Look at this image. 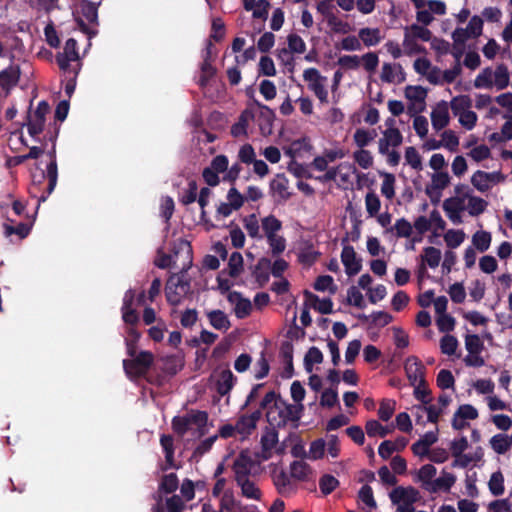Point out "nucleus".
I'll list each match as a JSON object with an SVG mask.
<instances>
[{
	"instance_id": "44",
	"label": "nucleus",
	"mask_w": 512,
	"mask_h": 512,
	"mask_svg": "<svg viewBox=\"0 0 512 512\" xmlns=\"http://www.w3.org/2000/svg\"><path fill=\"white\" fill-rule=\"evenodd\" d=\"M31 230V225L28 223L20 222L16 226L10 225L8 223L4 224V233L6 236H11L12 234H16L20 240L26 238Z\"/></svg>"
},
{
	"instance_id": "1",
	"label": "nucleus",
	"mask_w": 512,
	"mask_h": 512,
	"mask_svg": "<svg viewBox=\"0 0 512 512\" xmlns=\"http://www.w3.org/2000/svg\"><path fill=\"white\" fill-rule=\"evenodd\" d=\"M208 413L202 410L192 409L183 416H174L171 422L172 430L179 437H183L192 425L197 427L199 436L206 434V425L208 422Z\"/></svg>"
},
{
	"instance_id": "46",
	"label": "nucleus",
	"mask_w": 512,
	"mask_h": 512,
	"mask_svg": "<svg viewBox=\"0 0 512 512\" xmlns=\"http://www.w3.org/2000/svg\"><path fill=\"white\" fill-rule=\"evenodd\" d=\"M471 183L479 192L482 193L488 191L492 186L488 179L487 172L482 170H477L472 175Z\"/></svg>"
},
{
	"instance_id": "22",
	"label": "nucleus",
	"mask_w": 512,
	"mask_h": 512,
	"mask_svg": "<svg viewBox=\"0 0 512 512\" xmlns=\"http://www.w3.org/2000/svg\"><path fill=\"white\" fill-rule=\"evenodd\" d=\"M20 77L19 67L9 66L0 72V87L9 94L12 87L16 86Z\"/></svg>"
},
{
	"instance_id": "10",
	"label": "nucleus",
	"mask_w": 512,
	"mask_h": 512,
	"mask_svg": "<svg viewBox=\"0 0 512 512\" xmlns=\"http://www.w3.org/2000/svg\"><path fill=\"white\" fill-rule=\"evenodd\" d=\"M136 293L133 289H128L123 297V304L121 307L122 319L126 325H137L139 323V314L133 308L136 301Z\"/></svg>"
},
{
	"instance_id": "19",
	"label": "nucleus",
	"mask_w": 512,
	"mask_h": 512,
	"mask_svg": "<svg viewBox=\"0 0 512 512\" xmlns=\"http://www.w3.org/2000/svg\"><path fill=\"white\" fill-rule=\"evenodd\" d=\"M272 480L277 492L283 496H288L296 491V487L293 486L290 477L283 469L279 472L273 471Z\"/></svg>"
},
{
	"instance_id": "53",
	"label": "nucleus",
	"mask_w": 512,
	"mask_h": 512,
	"mask_svg": "<svg viewBox=\"0 0 512 512\" xmlns=\"http://www.w3.org/2000/svg\"><path fill=\"white\" fill-rule=\"evenodd\" d=\"M365 429L369 437H375L377 435L380 437H385L391 432V429H389L388 427H384L377 420L367 421Z\"/></svg>"
},
{
	"instance_id": "57",
	"label": "nucleus",
	"mask_w": 512,
	"mask_h": 512,
	"mask_svg": "<svg viewBox=\"0 0 512 512\" xmlns=\"http://www.w3.org/2000/svg\"><path fill=\"white\" fill-rule=\"evenodd\" d=\"M458 347V340L455 336L446 334L440 340V349L443 354L454 355Z\"/></svg>"
},
{
	"instance_id": "25",
	"label": "nucleus",
	"mask_w": 512,
	"mask_h": 512,
	"mask_svg": "<svg viewBox=\"0 0 512 512\" xmlns=\"http://www.w3.org/2000/svg\"><path fill=\"white\" fill-rule=\"evenodd\" d=\"M270 268L271 261L266 257L260 258L255 265L252 275L260 287H263L268 283L270 279Z\"/></svg>"
},
{
	"instance_id": "64",
	"label": "nucleus",
	"mask_w": 512,
	"mask_h": 512,
	"mask_svg": "<svg viewBox=\"0 0 512 512\" xmlns=\"http://www.w3.org/2000/svg\"><path fill=\"white\" fill-rule=\"evenodd\" d=\"M437 386L441 389H449L454 387L455 379L450 370L442 369L437 375Z\"/></svg>"
},
{
	"instance_id": "50",
	"label": "nucleus",
	"mask_w": 512,
	"mask_h": 512,
	"mask_svg": "<svg viewBox=\"0 0 512 512\" xmlns=\"http://www.w3.org/2000/svg\"><path fill=\"white\" fill-rule=\"evenodd\" d=\"M376 137L375 130L371 132L362 128L355 131L353 139L355 144L360 148L366 147Z\"/></svg>"
},
{
	"instance_id": "9",
	"label": "nucleus",
	"mask_w": 512,
	"mask_h": 512,
	"mask_svg": "<svg viewBox=\"0 0 512 512\" xmlns=\"http://www.w3.org/2000/svg\"><path fill=\"white\" fill-rule=\"evenodd\" d=\"M393 504H414L420 499V492L413 486L394 488L389 494Z\"/></svg>"
},
{
	"instance_id": "6",
	"label": "nucleus",
	"mask_w": 512,
	"mask_h": 512,
	"mask_svg": "<svg viewBox=\"0 0 512 512\" xmlns=\"http://www.w3.org/2000/svg\"><path fill=\"white\" fill-rule=\"evenodd\" d=\"M50 106L46 101H40L38 106L34 112V117L32 118L30 114L27 115L28 123V133L31 137H35L42 133L45 125V116L49 112Z\"/></svg>"
},
{
	"instance_id": "47",
	"label": "nucleus",
	"mask_w": 512,
	"mask_h": 512,
	"mask_svg": "<svg viewBox=\"0 0 512 512\" xmlns=\"http://www.w3.org/2000/svg\"><path fill=\"white\" fill-rule=\"evenodd\" d=\"M316 291L324 292L328 290L331 294H334L337 290V286L334 284L333 277L330 275L318 276L313 285Z\"/></svg>"
},
{
	"instance_id": "39",
	"label": "nucleus",
	"mask_w": 512,
	"mask_h": 512,
	"mask_svg": "<svg viewBox=\"0 0 512 512\" xmlns=\"http://www.w3.org/2000/svg\"><path fill=\"white\" fill-rule=\"evenodd\" d=\"M422 261L430 268H436L441 261V251L433 246H428L423 249Z\"/></svg>"
},
{
	"instance_id": "12",
	"label": "nucleus",
	"mask_w": 512,
	"mask_h": 512,
	"mask_svg": "<svg viewBox=\"0 0 512 512\" xmlns=\"http://www.w3.org/2000/svg\"><path fill=\"white\" fill-rule=\"evenodd\" d=\"M405 96L410 101H414L413 106H409V112L412 114L423 112L425 109V99L427 97V89L418 85H409L405 88Z\"/></svg>"
},
{
	"instance_id": "8",
	"label": "nucleus",
	"mask_w": 512,
	"mask_h": 512,
	"mask_svg": "<svg viewBox=\"0 0 512 512\" xmlns=\"http://www.w3.org/2000/svg\"><path fill=\"white\" fill-rule=\"evenodd\" d=\"M253 105L259 109L257 122L261 134L264 136L271 135L273 132V123L276 118L274 110L256 99L253 100Z\"/></svg>"
},
{
	"instance_id": "13",
	"label": "nucleus",
	"mask_w": 512,
	"mask_h": 512,
	"mask_svg": "<svg viewBox=\"0 0 512 512\" xmlns=\"http://www.w3.org/2000/svg\"><path fill=\"white\" fill-rule=\"evenodd\" d=\"M341 261L348 276L358 274L362 269V260L357 258L353 246L345 245L341 252Z\"/></svg>"
},
{
	"instance_id": "28",
	"label": "nucleus",
	"mask_w": 512,
	"mask_h": 512,
	"mask_svg": "<svg viewBox=\"0 0 512 512\" xmlns=\"http://www.w3.org/2000/svg\"><path fill=\"white\" fill-rule=\"evenodd\" d=\"M125 333V345L127 354L130 357H134L137 352V345L141 337V333L137 330L136 325H127Z\"/></svg>"
},
{
	"instance_id": "20",
	"label": "nucleus",
	"mask_w": 512,
	"mask_h": 512,
	"mask_svg": "<svg viewBox=\"0 0 512 512\" xmlns=\"http://www.w3.org/2000/svg\"><path fill=\"white\" fill-rule=\"evenodd\" d=\"M282 400L283 399L280 394H277L275 391H269L260 402V408L267 410L266 417L270 425H274V422L276 421V417L273 416V412L278 409V402H282Z\"/></svg>"
},
{
	"instance_id": "54",
	"label": "nucleus",
	"mask_w": 512,
	"mask_h": 512,
	"mask_svg": "<svg viewBox=\"0 0 512 512\" xmlns=\"http://www.w3.org/2000/svg\"><path fill=\"white\" fill-rule=\"evenodd\" d=\"M464 239L465 233L462 230L450 229L444 235L446 245L451 249L459 247L463 243Z\"/></svg>"
},
{
	"instance_id": "29",
	"label": "nucleus",
	"mask_w": 512,
	"mask_h": 512,
	"mask_svg": "<svg viewBox=\"0 0 512 512\" xmlns=\"http://www.w3.org/2000/svg\"><path fill=\"white\" fill-rule=\"evenodd\" d=\"M291 477L298 481H307L313 473L309 464L304 461H293L290 465Z\"/></svg>"
},
{
	"instance_id": "30",
	"label": "nucleus",
	"mask_w": 512,
	"mask_h": 512,
	"mask_svg": "<svg viewBox=\"0 0 512 512\" xmlns=\"http://www.w3.org/2000/svg\"><path fill=\"white\" fill-rule=\"evenodd\" d=\"M160 444L165 454V462L168 467L175 468L174 463V439L171 435L163 434L160 437Z\"/></svg>"
},
{
	"instance_id": "32",
	"label": "nucleus",
	"mask_w": 512,
	"mask_h": 512,
	"mask_svg": "<svg viewBox=\"0 0 512 512\" xmlns=\"http://www.w3.org/2000/svg\"><path fill=\"white\" fill-rule=\"evenodd\" d=\"M323 362V354L318 347L312 346L308 349L304 356V368L307 373L313 371L314 364H320Z\"/></svg>"
},
{
	"instance_id": "35",
	"label": "nucleus",
	"mask_w": 512,
	"mask_h": 512,
	"mask_svg": "<svg viewBox=\"0 0 512 512\" xmlns=\"http://www.w3.org/2000/svg\"><path fill=\"white\" fill-rule=\"evenodd\" d=\"M236 483L238 486H240L241 493L244 497L254 500L261 499V490L255 485L254 482L250 481L249 479H245Z\"/></svg>"
},
{
	"instance_id": "17",
	"label": "nucleus",
	"mask_w": 512,
	"mask_h": 512,
	"mask_svg": "<svg viewBox=\"0 0 512 512\" xmlns=\"http://www.w3.org/2000/svg\"><path fill=\"white\" fill-rule=\"evenodd\" d=\"M448 104L441 101L431 112L432 126L436 131L444 129L449 124Z\"/></svg>"
},
{
	"instance_id": "38",
	"label": "nucleus",
	"mask_w": 512,
	"mask_h": 512,
	"mask_svg": "<svg viewBox=\"0 0 512 512\" xmlns=\"http://www.w3.org/2000/svg\"><path fill=\"white\" fill-rule=\"evenodd\" d=\"M456 477L454 474L442 471V476L434 479L432 486L435 488V493L439 490H443L445 492L449 491L451 487L455 484Z\"/></svg>"
},
{
	"instance_id": "33",
	"label": "nucleus",
	"mask_w": 512,
	"mask_h": 512,
	"mask_svg": "<svg viewBox=\"0 0 512 512\" xmlns=\"http://www.w3.org/2000/svg\"><path fill=\"white\" fill-rule=\"evenodd\" d=\"M512 444L511 438L506 434H496L490 439L492 449L498 454H505Z\"/></svg>"
},
{
	"instance_id": "34",
	"label": "nucleus",
	"mask_w": 512,
	"mask_h": 512,
	"mask_svg": "<svg viewBox=\"0 0 512 512\" xmlns=\"http://www.w3.org/2000/svg\"><path fill=\"white\" fill-rule=\"evenodd\" d=\"M494 82L498 90H503L509 85L510 75L505 64H499L494 71Z\"/></svg>"
},
{
	"instance_id": "41",
	"label": "nucleus",
	"mask_w": 512,
	"mask_h": 512,
	"mask_svg": "<svg viewBox=\"0 0 512 512\" xmlns=\"http://www.w3.org/2000/svg\"><path fill=\"white\" fill-rule=\"evenodd\" d=\"M472 106V100L468 95H459L452 98L450 107L455 116L470 109Z\"/></svg>"
},
{
	"instance_id": "36",
	"label": "nucleus",
	"mask_w": 512,
	"mask_h": 512,
	"mask_svg": "<svg viewBox=\"0 0 512 512\" xmlns=\"http://www.w3.org/2000/svg\"><path fill=\"white\" fill-rule=\"evenodd\" d=\"M359 37L367 47L377 45L380 40V30L378 28H362L359 31Z\"/></svg>"
},
{
	"instance_id": "63",
	"label": "nucleus",
	"mask_w": 512,
	"mask_h": 512,
	"mask_svg": "<svg viewBox=\"0 0 512 512\" xmlns=\"http://www.w3.org/2000/svg\"><path fill=\"white\" fill-rule=\"evenodd\" d=\"M227 202L230 204L232 208L236 211L239 210L245 202V197L241 194L236 187H231L227 193Z\"/></svg>"
},
{
	"instance_id": "4",
	"label": "nucleus",
	"mask_w": 512,
	"mask_h": 512,
	"mask_svg": "<svg viewBox=\"0 0 512 512\" xmlns=\"http://www.w3.org/2000/svg\"><path fill=\"white\" fill-rule=\"evenodd\" d=\"M278 405L279 407L276 410L278 413V419L276 418L273 426L278 428L285 427L286 424L291 421L295 422L294 428H297L302 411L304 409L303 405L299 404V406H295L287 403L285 400L278 402Z\"/></svg>"
},
{
	"instance_id": "62",
	"label": "nucleus",
	"mask_w": 512,
	"mask_h": 512,
	"mask_svg": "<svg viewBox=\"0 0 512 512\" xmlns=\"http://www.w3.org/2000/svg\"><path fill=\"white\" fill-rule=\"evenodd\" d=\"M358 498L361 502H363L370 509H375L377 507L376 501L374 499L373 490L369 485H363L359 492Z\"/></svg>"
},
{
	"instance_id": "55",
	"label": "nucleus",
	"mask_w": 512,
	"mask_h": 512,
	"mask_svg": "<svg viewBox=\"0 0 512 512\" xmlns=\"http://www.w3.org/2000/svg\"><path fill=\"white\" fill-rule=\"evenodd\" d=\"M465 347L469 354H481L484 344L477 334H467L465 336Z\"/></svg>"
},
{
	"instance_id": "3",
	"label": "nucleus",
	"mask_w": 512,
	"mask_h": 512,
	"mask_svg": "<svg viewBox=\"0 0 512 512\" xmlns=\"http://www.w3.org/2000/svg\"><path fill=\"white\" fill-rule=\"evenodd\" d=\"M80 13L84 18L77 19L81 31L87 34L89 38L96 36L98 31L91 29L88 24L98 25V5L92 1L83 0L80 4Z\"/></svg>"
},
{
	"instance_id": "23",
	"label": "nucleus",
	"mask_w": 512,
	"mask_h": 512,
	"mask_svg": "<svg viewBox=\"0 0 512 512\" xmlns=\"http://www.w3.org/2000/svg\"><path fill=\"white\" fill-rule=\"evenodd\" d=\"M436 473L437 470L432 464L423 465L417 472V481L421 483V487L424 490L430 493H435V488L432 486V483Z\"/></svg>"
},
{
	"instance_id": "59",
	"label": "nucleus",
	"mask_w": 512,
	"mask_h": 512,
	"mask_svg": "<svg viewBox=\"0 0 512 512\" xmlns=\"http://www.w3.org/2000/svg\"><path fill=\"white\" fill-rule=\"evenodd\" d=\"M278 443V432L275 429L267 431L261 437V445L263 453L271 452V450Z\"/></svg>"
},
{
	"instance_id": "49",
	"label": "nucleus",
	"mask_w": 512,
	"mask_h": 512,
	"mask_svg": "<svg viewBox=\"0 0 512 512\" xmlns=\"http://www.w3.org/2000/svg\"><path fill=\"white\" fill-rule=\"evenodd\" d=\"M491 239L489 232L477 231L472 237V243L480 252H485L490 247Z\"/></svg>"
},
{
	"instance_id": "45",
	"label": "nucleus",
	"mask_w": 512,
	"mask_h": 512,
	"mask_svg": "<svg viewBox=\"0 0 512 512\" xmlns=\"http://www.w3.org/2000/svg\"><path fill=\"white\" fill-rule=\"evenodd\" d=\"M339 484V480L331 474H324L319 479V488L324 496L331 494Z\"/></svg>"
},
{
	"instance_id": "58",
	"label": "nucleus",
	"mask_w": 512,
	"mask_h": 512,
	"mask_svg": "<svg viewBox=\"0 0 512 512\" xmlns=\"http://www.w3.org/2000/svg\"><path fill=\"white\" fill-rule=\"evenodd\" d=\"M414 409L422 414H427V421L431 423H437L440 415L442 414V409L437 408L435 405H417L414 406Z\"/></svg>"
},
{
	"instance_id": "21",
	"label": "nucleus",
	"mask_w": 512,
	"mask_h": 512,
	"mask_svg": "<svg viewBox=\"0 0 512 512\" xmlns=\"http://www.w3.org/2000/svg\"><path fill=\"white\" fill-rule=\"evenodd\" d=\"M293 351H294V347L290 341H284L281 344L280 356L285 364L284 370H283L281 376L284 379H289L294 375Z\"/></svg>"
},
{
	"instance_id": "48",
	"label": "nucleus",
	"mask_w": 512,
	"mask_h": 512,
	"mask_svg": "<svg viewBox=\"0 0 512 512\" xmlns=\"http://www.w3.org/2000/svg\"><path fill=\"white\" fill-rule=\"evenodd\" d=\"M229 276L238 277L243 271V257L239 252H233L228 261Z\"/></svg>"
},
{
	"instance_id": "24",
	"label": "nucleus",
	"mask_w": 512,
	"mask_h": 512,
	"mask_svg": "<svg viewBox=\"0 0 512 512\" xmlns=\"http://www.w3.org/2000/svg\"><path fill=\"white\" fill-rule=\"evenodd\" d=\"M237 378L230 369L221 371L216 381V391L220 396H226L233 389Z\"/></svg>"
},
{
	"instance_id": "60",
	"label": "nucleus",
	"mask_w": 512,
	"mask_h": 512,
	"mask_svg": "<svg viewBox=\"0 0 512 512\" xmlns=\"http://www.w3.org/2000/svg\"><path fill=\"white\" fill-rule=\"evenodd\" d=\"M244 227L251 238H261L256 214H250L243 219Z\"/></svg>"
},
{
	"instance_id": "31",
	"label": "nucleus",
	"mask_w": 512,
	"mask_h": 512,
	"mask_svg": "<svg viewBox=\"0 0 512 512\" xmlns=\"http://www.w3.org/2000/svg\"><path fill=\"white\" fill-rule=\"evenodd\" d=\"M468 199V212L471 216H478L486 210L488 202L483 198L473 196L466 192L464 194V200Z\"/></svg>"
},
{
	"instance_id": "7",
	"label": "nucleus",
	"mask_w": 512,
	"mask_h": 512,
	"mask_svg": "<svg viewBox=\"0 0 512 512\" xmlns=\"http://www.w3.org/2000/svg\"><path fill=\"white\" fill-rule=\"evenodd\" d=\"M406 376L412 386L416 384H426V368L416 356H409L404 364Z\"/></svg>"
},
{
	"instance_id": "26",
	"label": "nucleus",
	"mask_w": 512,
	"mask_h": 512,
	"mask_svg": "<svg viewBox=\"0 0 512 512\" xmlns=\"http://www.w3.org/2000/svg\"><path fill=\"white\" fill-rule=\"evenodd\" d=\"M255 118V114L252 109H245L239 116L238 121L232 125L231 134L234 137L241 135H247V127L251 120Z\"/></svg>"
},
{
	"instance_id": "11",
	"label": "nucleus",
	"mask_w": 512,
	"mask_h": 512,
	"mask_svg": "<svg viewBox=\"0 0 512 512\" xmlns=\"http://www.w3.org/2000/svg\"><path fill=\"white\" fill-rule=\"evenodd\" d=\"M48 155L50 157V162L47 165L46 173H43V177H46L48 179V184L46 187V191L39 198V202L46 201L48 196L54 191L58 180V167L55 149L53 148L52 151L48 153Z\"/></svg>"
},
{
	"instance_id": "15",
	"label": "nucleus",
	"mask_w": 512,
	"mask_h": 512,
	"mask_svg": "<svg viewBox=\"0 0 512 512\" xmlns=\"http://www.w3.org/2000/svg\"><path fill=\"white\" fill-rule=\"evenodd\" d=\"M253 464L254 462L252 458L244 452H241L235 459L232 466L235 474V481L240 482L242 480L249 479Z\"/></svg>"
},
{
	"instance_id": "18",
	"label": "nucleus",
	"mask_w": 512,
	"mask_h": 512,
	"mask_svg": "<svg viewBox=\"0 0 512 512\" xmlns=\"http://www.w3.org/2000/svg\"><path fill=\"white\" fill-rule=\"evenodd\" d=\"M289 180L284 173H278L270 181L269 189L272 195L277 194L283 201H287L291 198V193L288 191Z\"/></svg>"
},
{
	"instance_id": "27",
	"label": "nucleus",
	"mask_w": 512,
	"mask_h": 512,
	"mask_svg": "<svg viewBox=\"0 0 512 512\" xmlns=\"http://www.w3.org/2000/svg\"><path fill=\"white\" fill-rule=\"evenodd\" d=\"M210 325L216 330L227 331L230 326V320L228 316L222 310H212L206 313Z\"/></svg>"
},
{
	"instance_id": "52",
	"label": "nucleus",
	"mask_w": 512,
	"mask_h": 512,
	"mask_svg": "<svg viewBox=\"0 0 512 512\" xmlns=\"http://www.w3.org/2000/svg\"><path fill=\"white\" fill-rule=\"evenodd\" d=\"M396 402L393 399H383L380 402L378 409V416L382 421H388L391 419L395 412Z\"/></svg>"
},
{
	"instance_id": "37",
	"label": "nucleus",
	"mask_w": 512,
	"mask_h": 512,
	"mask_svg": "<svg viewBox=\"0 0 512 512\" xmlns=\"http://www.w3.org/2000/svg\"><path fill=\"white\" fill-rule=\"evenodd\" d=\"M262 228L266 238H270L277 235L276 233L282 228V223L274 215H269L262 219Z\"/></svg>"
},
{
	"instance_id": "16",
	"label": "nucleus",
	"mask_w": 512,
	"mask_h": 512,
	"mask_svg": "<svg viewBox=\"0 0 512 512\" xmlns=\"http://www.w3.org/2000/svg\"><path fill=\"white\" fill-rule=\"evenodd\" d=\"M228 301L235 303L234 313L238 319H244L250 315L252 311L251 301L247 298H243L241 293L237 291L230 292Z\"/></svg>"
},
{
	"instance_id": "14",
	"label": "nucleus",
	"mask_w": 512,
	"mask_h": 512,
	"mask_svg": "<svg viewBox=\"0 0 512 512\" xmlns=\"http://www.w3.org/2000/svg\"><path fill=\"white\" fill-rule=\"evenodd\" d=\"M464 209V197L454 196L443 202V210L454 224L462 223L461 212Z\"/></svg>"
},
{
	"instance_id": "2",
	"label": "nucleus",
	"mask_w": 512,
	"mask_h": 512,
	"mask_svg": "<svg viewBox=\"0 0 512 512\" xmlns=\"http://www.w3.org/2000/svg\"><path fill=\"white\" fill-rule=\"evenodd\" d=\"M190 290V280L184 279L183 276L174 274L168 278L165 286L166 300L170 305L178 306L182 303V300Z\"/></svg>"
},
{
	"instance_id": "56",
	"label": "nucleus",
	"mask_w": 512,
	"mask_h": 512,
	"mask_svg": "<svg viewBox=\"0 0 512 512\" xmlns=\"http://www.w3.org/2000/svg\"><path fill=\"white\" fill-rule=\"evenodd\" d=\"M405 32H409L414 39H420L425 42L430 41L432 38V32L428 28L418 24H412L410 27H406Z\"/></svg>"
},
{
	"instance_id": "43",
	"label": "nucleus",
	"mask_w": 512,
	"mask_h": 512,
	"mask_svg": "<svg viewBox=\"0 0 512 512\" xmlns=\"http://www.w3.org/2000/svg\"><path fill=\"white\" fill-rule=\"evenodd\" d=\"M403 46L405 49V53L408 56L426 53V48L424 46L418 44L416 39H414V37H411L409 32H405Z\"/></svg>"
},
{
	"instance_id": "5",
	"label": "nucleus",
	"mask_w": 512,
	"mask_h": 512,
	"mask_svg": "<svg viewBox=\"0 0 512 512\" xmlns=\"http://www.w3.org/2000/svg\"><path fill=\"white\" fill-rule=\"evenodd\" d=\"M55 59L60 70L63 72H67L70 68H73L70 62L81 63L77 41L74 38H69L65 42L63 52H58Z\"/></svg>"
},
{
	"instance_id": "51",
	"label": "nucleus",
	"mask_w": 512,
	"mask_h": 512,
	"mask_svg": "<svg viewBox=\"0 0 512 512\" xmlns=\"http://www.w3.org/2000/svg\"><path fill=\"white\" fill-rule=\"evenodd\" d=\"M488 486L494 496H500L504 493V477L501 471L494 472L491 475Z\"/></svg>"
},
{
	"instance_id": "40",
	"label": "nucleus",
	"mask_w": 512,
	"mask_h": 512,
	"mask_svg": "<svg viewBox=\"0 0 512 512\" xmlns=\"http://www.w3.org/2000/svg\"><path fill=\"white\" fill-rule=\"evenodd\" d=\"M154 361V356L149 351H141L138 355H135L131 359V363L134 366H138L146 374Z\"/></svg>"
},
{
	"instance_id": "42",
	"label": "nucleus",
	"mask_w": 512,
	"mask_h": 512,
	"mask_svg": "<svg viewBox=\"0 0 512 512\" xmlns=\"http://www.w3.org/2000/svg\"><path fill=\"white\" fill-rule=\"evenodd\" d=\"M179 481L175 473H169L162 477L159 484V493L171 494L178 488Z\"/></svg>"
},
{
	"instance_id": "61",
	"label": "nucleus",
	"mask_w": 512,
	"mask_h": 512,
	"mask_svg": "<svg viewBox=\"0 0 512 512\" xmlns=\"http://www.w3.org/2000/svg\"><path fill=\"white\" fill-rule=\"evenodd\" d=\"M450 183V176L447 172H436L432 175V184L429 186L432 190L440 192Z\"/></svg>"
}]
</instances>
